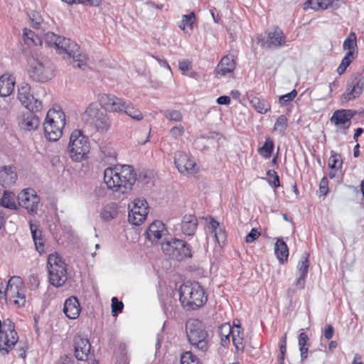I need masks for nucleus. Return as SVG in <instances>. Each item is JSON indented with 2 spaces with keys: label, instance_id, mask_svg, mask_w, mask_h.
Wrapping results in <instances>:
<instances>
[{
  "label": "nucleus",
  "instance_id": "nucleus-15",
  "mask_svg": "<svg viewBox=\"0 0 364 364\" xmlns=\"http://www.w3.org/2000/svg\"><path fill=\"white\" fill-rule=\"evenodd\" d=\"M286 42V36L282 29L278 27L269 31L267 38H262L259 41L260 46L264 49H270L272 48L282 47Z\"/></svg>",
  "mask_w": 364,
  "mask_h": 364
},
{
  "label": "nucleus",
  "instance_id": "nucleus-55",
  "mask_svg": "<svg viewBox=\"0 0 364 364\" xmlns=\"http://www.w3.org/2000/svg\"><path fill=\"white\" fill-rule=\"evenodd\" d=\"M31 20L32 26L35 28H38L41 22V16L38 13H33L32 16H30Z\"/></svg>",
  "mask_w": 364,
  "mask_h": 364
},
{
  "label": "nucleus",
  "instance_id": "nucleus-33",
  "mask_svg": "<svg viewBox=\"0 0 364 364\" xmlns=\"http://www.w3.org/2000/svg\"><path fill=\"white\" fill-rule=\"evenodd\" d=\"M117 215V210L114 203L106 205L101 210L100 216L105 222H109Z\"/></svg>",
  "mask_w": 364,
  "mask_h": 364
},
{
  "label": "nucleus",
  "instance_id": "nucleus-3",
  "mask_svg": "<svg viewBox=\"0 0 364 364\" xmlns=\"http://www.w3.org/2000/svg\"><path fill=\"white\" fill-rule=\"evenodd\" d=\"M65 124V113L61 109H50L43 123L46 138L50 141H57L62 136Z\"/></svg>",
  "mask_w": 364,
  "mask_h": 364
},
{
  "label": "nucleus",
  "instance_id": "nucleus-39",
  "mask_svg": "<svg viewBox=\"0 0 364 364\" xmlns=\"http://www.w3.org/2000/svg\"><path fill=\"white\" fill-rule=\"evenodd\" d=\"M288 126L287 118L284 115H280L276 120L274 125V130L279 132L280 135H284Z\"/></svg>",
  "mask_w": 364,
  "mask_h": 364
},
{
  "label": "nucleus",
  "instance_id": "nucleus-64",
  "mask_svg": "<svg viewBox=\"0 0 364 364\" xmlns=\"http://www.w3.org/2000/svg\"><path fill=\"white\" fill-rule=\"evenodd\" d=\"M306 277V276H304V275L299 276V277L297 278V279L295 282V285L297 287V289H301L304 288Z\"/></svg>",
  "mask_w": 364,
  "mask_h": 364
},
{
  "label": "nucleus",
  "instance_id": "nucleus-27",
  "mask_svg": "<svg viewBox=\"0 0 364 364\" xmlns=\"http://www.w3.org/2000/svg\"><path fill=\"white\" fill-rule=\"evenodd\" d=\"M14 78L7 74L0 77V95L2 97L9 96L14 90Z\"/></svg>",
  "mask_w": 364,
  "mask_h": 364
},
{
  "label": "nucleus",
  "instance_id": "nucleus-60",
  "mask_svg": "<svg viewBox=\"0 0 364 364\" xmlns=\"http://www.w3.org/2000/svg\"><path fill=\"white\" fill-rule=\"evenodd\" d=\"M21 345L18 347V355L21 358H26V353L28 349L27 343H19Z\"/></svg>",
  "mask_w": 364,
  "mask_h": 364
},
{
  "label": "nucleus",
  "instance_id": "nucleus-35",
  "mask_svg": "<svg viewBox=\"0 0 364 364\" xmlns=\"http://www.w3.org/2000/svg\"><path fill=\"white\" fill-rule=\"evenodd\" d=\"M273 149V141L269 137H267L264 145L258 149V152L264 158L268 159L271 156Z\"/></svg>",
  "mask_w": 364,
  "mask_h": 364
},
{
  "label": "nucleus",
  "instance_id": "nucleus-46",
  "mask_svg": "<svg viewBox=\"0 0 364 364\" xmlns=\"http://www.w3.org/2000/svg\"><path fill=\"white\" fill-rule=\"evenodd\" d=\"M340 156L333 151L328 159V167L331 169L339 168L341 166L342 161H340Z\"/></svg>",
  "mask_w": 364,
  "mask_h": 364
},
{
  "label": "nucleus",
  "instance_id": "nucleus-51",
  "mask_svg": "<svg viewBox=\"0 0 364 364\" xmlns=\"http://www.w3.org/2000/svg\"><path fill=\"white\" fill-rule=\"evenodd\" d=\"M124 304L122 301H119L117 297L112 299V312L113 316H116L118 313L122 311Z\"/></svg>",
  "mask_w": 364,
  "mask_h": 364
},
{
  "label": "nucleus",
  "instance_id": "nucleus-25",
  "mask_svg": "<svg viewBox=\"0 0 364 364\" xmlns=\"http://www.w3.org/2000/svg\"><path fill=\"white\" fill-rule=\"evenodd\" d=\"M102 112L96 104L91 103L82 114V121L88 126H93Z\"/></svg>",
  "mask_w": 364,
  "mask_h": 364
},
{
  "label": "nucleus",
  "instance_id": "nucleus-19",
  "mask_svg": "<svg viewBox=\"0 0 364 364\" xmlns=\"http://www.w3.org/2000/svg\"><path fill=\"white\" fill-rule=\"evenodd\" d=\"M29 228L36 251L40 255L44 254L46 252L45 238L38 223L30 221Z\"/></svg>",
  "mask_w": 364,
  "mask_h": 364
},
{
  "label": "nucleus",
  "instance_id": "nucleus-36",
  "mask_svg": "<svg viewBox=\"0 0 364 364\" xmlns=\"http://www.w3.org/2000/svg\"><path fill=\"white\" fill-rule=\"evenodd\" d=\"M75 56L69 57L70 58H73V63L74 67H77L79 68L84 69L87 65L88 58L86 54L82 53L78 50L77 53H75Z\"/></svg>",
  "mask_w": 364,
  "mask_h": 364
},
{
  "label": "nucleus",
  "instance_id": "nucleus-7",
  "mask_svg": "<svg viewBox=\"0 0 364 364\" xmlns=\"http://www.w3.org/2000/svg\"><path fill=\"white\" fill-rule=\"evenodd\" d=\"M163 252L171 259L181 261L192 257L191 247L183 240L176 238L166 240L161 243Z\"/></svg>",
  "mask_w": 364,
  "mask_h": 364
},
{
  "label": "nucleus",
  "instance_id": "nucleus-59",
  "mask_svg": "<svg viewBox=\"0 0 364 364\" xmlns=\"http://www.w3.org/2000/svg\"><path fill=\"white\" fill-rule=\"evenodd\" d=\"M300 345V352L301 360L306 358L309 348V343H299Z\"/></svg>",
  "mask_w": 364,
  "mask_h": 364
},
{
  "label": "nucleus",
  "instance_id": "nucleus-47",
  "mask_svg": "<svg viewBox=\"0 0 364 364\" xmlns=\"http://www.w3.org/2000/svg\"><path fill=\"white\" fill-rule=\"evenodd\" d=\"M306 4L314 10L326 9L328 7L327 2L322 0H308Z\"/></svg>",
  "mask_w": 364,
  "mask_h": 364
},
{
  "label": "nucleus",
  "instance_id": "nucleus-29",
  "mask_svg": "<svg viewBox=\"0 0 364 364\" xmlns=\"http://www.w3.org/2000/svg\"><path fill=\"white\" fill-rule=\"evenodd\" d=\"M274 252L280 263H284V261H287L289 256V249L282 239L279 238L277 240L274 245Z\"/></svg>",
  "mask_w": 364,
  "mask_h": 364
},
{
  "label": "nucleus",
  "instance_id": "nucleus-62",
  "mask_svg": "<svg viewBox=\"0 0 364 364\" xmlns=\"http://www.w3.org/2000/svg\"><path fill=\"white\" fill-rule=\"evenodd\" d=\"M178 66L181 70L185 72L191 69V63L188 60H179Z\"/></svg>",
  "mask_w": 364,
  "mask_h": 364
},
{
  "label": "nucleus",
  "instance_id": "nucleus-9",
  "mask_svg": "<svg viewBox=\"0 0 364 364\" xmlns=\"http://www.w3.org/2000/svg\"><path fill=\"white\" fill-rule=\"evenodd\" d=\"M148 204L145 199L136 198L129 205V222L139 226L146 219L148 215Z\"/></svg>",
  "mask_w": 364,
  "mask_h": 364
},
{
  "label": "nucleus",
  "instance_id": "nucleus-32",
  "mask_svg": "<svg viewBox=\"0 0 364 364\" xmlns=\"http://www.w3.org/2000/svg\"><path fill=\"white\" fill-rule=\"evenodd\" d=\"M16 200V197L14 193L9 191H4L3 196L0 200V204L4 208L16 210L17 208Z\"/></svg>",
  "mask_w": 364,
  "mask_h": 364
},
{
  "label": "nucleus",
  "instance_id": "nucleus-12",
  "mask_svg": "<svg viewBox=\"0 0 364 364\" xmlns=\"http://www.w3.org/2000/svg\"><path fill=\"white\" fill-rule=\"evenodd\" d=\"M18 204L27 210L28 213L34 215L37 213L40 198L36 192L31 188H26L18 196Z\"/></svg>",
  "mask_w": 364,
  "mask_h": 364
},
{
  "label": "nucleus",
  "instance_id": "nucleus-31",
  "mask_svg": "<svg viewBox=\"0 0 364 364\" xmlns=\"http://www.w3.org/2000/svg\"><path fill=\"white\" fill-rule=\"evenodd\" d=\"M250 102L252 107L260 114H266L270 111L271 105L268 101L264 99L258 97H252Z\"/></svg>",
  "mask_w": 364,
  "mask_h": 364
},
{
  "label": "nucleus",
  "instance_id": "nucleus-48",
  "mask_svg": "<svg viewBox=\"0 0 364 364\" xmlns=\"http://www.w3.org/2000/svg\"><path fill=\"white\" fill-rule=\"evenodd\" d=\"M296 95L297 92L295 90H294L289 93L282 95L279 99V102L282 106L287 105L296 97Z\"/></svg>",
  "mask_w": 364,
  "mask_h": 364
},
{
  "label": "nucleus",
  "instance_id": "nucleus-1",
  "mask_svg": "<svg viewBox=\"0 0 364 364\" xmlns=\"http://www.w3.org/2000/svg\"><path fill=\"white\" fill-rule=\"evenodd\" d=\"M136 181L134 168L129 165H117L108 167L104 171V182L108 189L119 193L132 190Z\"/></svg>",
  "mask_w": 364,
  "mask_h": 364
},
{
  "label": "nucleus",
  "instance_id": "nucleus-2",
  "mask_svg": "<svg viewBox=\"0 0 364 364\" xmlns=\"http://www.w3.org/2000/svg\"><path fill=\"white\" fill-rule=\"evenodd\" d=\"M179 299L185 309L195 310L206 302L207 296L198 282H187L180 287Z\"/></svg>",
  "mask_w": 364,
  "mask_h": 364
},
{
  "label": "nucleus",
  "instance_id": "nucleus-63",
  "mask_svg": "<svg viewBox=\"0 0 364 364\" xmlns=\"http://www.w3.org/2000/svg\"><path fill=\"white\" fill-rule=\"evenodd\" d=\"M220 227V223L215 220L213 218H210L209 222L208 223V228L211 231V232H213L215 230L218 229Z\"/></svg>",
  "mask_w": 364,
  "mask_h": 364
},
{
  "label": "nucleus",
  "instance_id": "nucleus-38",
  "mask_svg": "<svg viewBox=\"0 0 364 364\" xmlns=\"http://www.w3.org/2000/svg\"><path fill=\"white\" fill-rule=\"evenodd\" d=\"M164 116L170 122H180L183 119V115L179 110L166 109L163 111Z\"/></svg>",
  "mask_w": 364,
  "mask_h": 364
},
{
  "label": "nucleus",
  "instance_id": "nucleus-14",
  "mask_svg": "<svg viewBox=\"0 0 364 364\" xmlns=\"http://www.w3.org/2000/svg\"><path fill=\"white\" fill-rule=\"evenodd\" d=\"M186 331L188 341H205L208 333L202 322L198 319H190L186 323Z\"/></svg>",
  "mask_w": 364,
  "mask_h": 364
},
{
  "label": "nucleus",
  "instance_id": "nucleus-8",
  "mask_svg": "<svg viewBox=\"0 0 364 364\" xmlns=\"http://www.w3.org/2000/svg\"><path fill=\"white\" fill-rule=\"evenodd\" d=\"M26 287L21 277L14 276L8 281L4 290V299L18 307L26 304Z\"/></svg>",
  "mask_w": 364,
  "mask_h": 364
},
{
  "label": "nucleus",
  "instance_id": "nucleus-20",
  "mask_svg": "<svg viewBox=\"0 0 364 364\" xmlns=\"http://www.w3.org/2000/svg\"><path fill=\"white\" fill-rule=\"evenodd\" d=\"M63 311L70 319L77 318L80 316L81 308L77 297L70 296L66 299L64 303Z\"/></svg>",
  "mask_w": 364,
  "mask_h": 364
},
{
  "label": "nucleus",
  "instance_id": "nucleus-24",
  "mask_svg": "<svg viewBox=\"0 0 364 364\" xmlns=\"http://www.w3.org/2000/svg\"><path fill=\"white\" fill-rule=\"evenodd\" d=\"M31 87L26 82L21 83L18 88V98L21 104L28 109H33L32 107L34 100L33 95L31 93Z\"/></svg>",
  "mask_w": 364,
  "mask_h": 364
},
{
  "label": "nucleus",
  "instance_id": "nucleus-16",
  "mask_svg": "<svg viewBox=\"0 0 364 364\" xmlns=\"http://www.w3.org/2000/svg\"><path fill=\"white\" fill-rule=\"evenodd\" d=\"M217 333L220 341H230V338L232 341L243 339L241 326L239 324L234 323L232 326L228 323H223L218 327Z\"/></svg>",
  "mask_w": 364,
  "mask_h": 364
},
{
  "label": "nucleus",
  "instance_id": "nucleus-30",
  "mask_svg": "<svg viewBox=\"0 0 364 364\" xmlns=\"http://www.w3.org/2000/svg\"><path fill=\"white\" fill-rule=\"evenodd\" d=\"M39 124L38 118L32 112H28L23 114L22 121L21 122V127L26 130L36 129Z\"/></svg>",
  "mask_w": 364,
  "mask_h": 364
},
{
  "label": "nucleus",
  "instance_id": "nucleus-49",
  "mask_svg": "<svg viewBox=\"0 0 364 364\" xmlns=\"http://www.w3.org/2000/svg\"><path fill=\"white\" fill-rule=\"evenodd\" d=\"M184 132H185L184 127L181 124H178V125L173 127L170 129L169 133L173 139H178L180 137H181L183 135Z\"/></svg>",
  "mask_w": 364,
  "mask_h": 364
},
{
  "label": "nucleus",
  "instance_id": "nucleus-37",
  "mask_svg": "<svg viewBox=\"0 0 364 364\" xmlns=\"http://www.w3.org/2000/svg\"><path fill=\"white\" fill-rule=\"evenodd\" d=\"M124 109L123 112L134 120L140 121L144 118L141 112L139 109L134 107L130 103L127 104Z\"/></svg>",
  "mask_w": 364,
  "mask_h": 364
},
{
  "label": "nucleus",
  "instance_id": "nucleus-6",
  "mask_svg": "<svg viewBox=\"0 0 364 364\" xmlns=\"http://www.w3.org/2000/svg\"><path fill=\"white\" fill-rule=\"evenodd\" d=\"M90 141L82 132L74 130L70 136L68 151L70 158L75 161H80L85 159L90 151Z\"/></svg>",
  "mask_w": 364,
  "mask_h": 364
},
{
  "label": "nucleus",
  "instance_id": "nucleus-50",
  "mask_svg": "<svg viewBox=\"0 0 364 364\" xmlns=\"http://www.w3.org/2000/svg\"><path fill=\"white\" fill-rule=\"evenodd\" d=\"M60 36L55 35L53 33L49 32L47 33L45 36L46 43L50 46L56 48L58 40H60Z\"/></svg>",
  "mask_w": 364,
  "mask_h": 364
},
{
  "label": "nucleus",
  "instance_id": "nucleus-23",
  "mask_svg": "<svg viewBox=\"0 0 364 364\" xmlns=\"http://www.w3.org/2000/svg\"><path fill=\"white\" fill-rule=\"evenodd\" d=\"M198 220L194 215H185L181 220V230L186 236H193L198 228Z\"/></svg>",
  "mask_w": 364,
  "mask_h": 364
},
{
  "label": "nucleus",
  "instance_id": "nucleus-44",
  "mask_svg": "<svg viewBox=\"0 0 364 364\" xmlns=\"http://www.w3.org/2000/svg\"><path fill=\"white\" fill-rule=\"evenodd\" d=\"M309 266V264L307 256H302L297 265L299 275L306 276Z\"/></svg>",
  "mask_w": 364,
  "mask_h": 364
},
{
  "label": "nucleus",
  "instance_id": "nucleus-52",
  "mask_svg": "<svg viewBox=\"0 0 364 364\" xmlns=\"http://www.w3.org/2000/svg\"><path fill=\"white\" fill-rule=\"evenodd\" d=\"M215 241L219 244H223L226 240V234L225 230L219 227L218 229L215 230L213 232Z\"/></svg>",
  "mask_w": 364,
  "mask_h": 364
},
{
  "label": "nucleus",
  "instance_id": "nucleus-43",
  "mask_svg": "<svg viewBox=\"0 0 364 364\" xmlns=\"http://www.w3.org/2000/svg\"><path fill=\"white\" fill-rule=\"evenodd\" d=\"M353 52H348L345 57L342 59L341 64L339 65L337 72L339 75H342L345 73L347 68L351 63L350 57L353 56Z\"/></svg>",
  "mask_w": 364,
  "mask_h": 364
},
{
  "label": "nucleus",
  "instance_id": "nucleus-56",
  "mask_svg": "<svg viewBox=\"0 0 364 364\" xmlns=\"http://www.w3.org/2000/svg\"><path fill=\"white\" fill-rule=\"evenodd\" d=\"M55 364H74V360L72 356L65 354L57 360Z\"/></svg>",
  "mask_w": 364,
  "mask_h": 364
},
{
  "label": "nucleus",
  "instance_id": "nucleus-5",
  "mask_svg": "<svg viewBox=\"0 0 364 364\" xmlns=\"http://www.w3.org/2000/svg\"><path fill=\"white\" fill-rule=\"evenodd\" d=\"M28 73L36 82H46L53 77L54 67L52 63L44 57L31 56L28 59Z\"/></svg>",
  "mask_w": 364,
  "mask_h": 364
},
{
  "label": "nucleus",
  "instance_id": "nucleus-40",
  "mask_svg": "<svg viewBox=\"0 0 364 364\" xmlns=\"http://www.w3.org/2000/svg\"><path fill=\"white\" fill-rule=\"evenodd\" d=\"M356 46V35L354 32L351 31L344 41L343 48L344 50H348V52H353Z\"/></svg>",
  "mask_w": 364,
  "mask_h": 364
},
{
  "label": "nucleus",
  "instance_id": "nucleus-42",
  "mask_svg": "<svg viewBox=\"0 0 364 364\" xmlns=\"http://www.w3.org/2000/svg\"><path fill=\"white\" fill-rule=\"evenodd\" d=\"M195 18L196 16L193 12H191L189 14L187 15H183L182 17V20L179 24V27L182 30H184L186 27H188L191 29H192Z\"/></svg>",
  "mask_w": 364,
  "mask_h": 364
},
{
  "label": "nucleus",
  "instance_id": "nucleus-17",
  "mask_svg": "<svg viewBox=\"0 0 364 364\" xmlns=\"http://www.w3.org/2000/svg\"><path fill=\"white\" fill-rule=\"evenodd\" d=\"M165 225L160 220H155L146 230V238L152 243L156 244L166 234Z\"/></svg>",
  "mask_w": 364,
  "mask_h": 364
},
{
  "label": "nucleus",
  "instance_id": "nucleus-4",
  "mask_svg": "<svg viewBox=\"0 0 364 364\" xmlns=\"http://www.w3.org/2000/svg\"><path fill=\"white\" fill-rule=\"evenodd\" d=\"M47 267L50 283L56 287H62L68 279V269L65 261L57 252H53L48 257Z\"/></svg>",
  "mask_w": 364,
  "mask_h": 364
},
{
  "label": "nucleus",
  "instance_id": "nucleus-28",
  "mask_svg": "<svg viewBox=\"0 0 364 364\" xmlns=\"http://www.w3.org/2000/svg\"><path fill=\"white\" fill-rule=\"evenodd\" d=\"M75 356L79 360H86L91 356V343H76Z\"/></svg>",
  "mask_w": 364,
  "mask_h": 364
},
{
  "label": "nucleus",
  "instance_id": "nucleus-10",
  "mask_svg": "<svg viewBox=\"0 0 364 364\" xmlns=\"http://www.w3.org/2000/svg\"><path fill=\"white\" fill-rule=\"evenodd\" d=\"M364 77L360 73L352 74L348 81L345 92L341 96L343 102H348L358 98L363 92Z\"/></svg>",
  "mask_w": 364,
  "mask_h": 364
},
{
  "label": "nucleus",
  "instance_id": "nucleus-54",
  "mask_svg": "<svg viewBox=\"0 0 364 364\" xmlns=\"http://www.w3.org/2000/svg\"><path fill=\"white\" fill-rule=\"evenodd\" d=\"M18 343H0V353L6 355Z\"/></svg>",
  "mask_w": 364,
  "mask_h": 364
},
{
  "label": "nucleus",
  "instance_id": "nucleus-61",
  "mask_svg": "<svg viewBox=\"0 0 364 364\" xmlns=\"http://www.w3.org/2000/svg\"><path fill=\"white\" fill-rule=\"evenodd\" d=\"M334 333V329L331 325H326L324 331H323V336L326 339L329 340L331 339Z\"/></svg>",
  "mask_w": 364,
  "mask_h": 364
},
{
  "label": "nucleus",
  "instance_id": "nucleus-45",
  "mask_svg": "<svg viewBox=\"0 0 364 364\" xmlns=\"http://www.w3.org/2000/svg\"><path fill=\"white\" fill-rule=\"evenodd\" d=\"M23 34L27 43H29L30 41L35 45H38V43L41 42L38 36L30 29L24 28Z\"/></svg>",
  "mask_w": 364,
  "mask_h": 364
},
{
  "label": "nucleus",
  "instance_id": "nucleus-34",
  "mask_svg": "<svg viewBox=\"0 0 364 364\" xmlns=\"http://www.w3.org/2000/svg\"><path fill=\"white\" fill-rule=\"evenodd\" d=\"M111 123L109 117L103 112L96 119L95 124L93 125L98 131L102 132H107L110 127Z\"/></svg>",
  "mask_w": 364,
  "mask_h": 364
},
{
  "label": "nucleus",
  "instance_id": "nucleus-41",
  "mask_svg": "<svg viewBox=\"0 0 364 364\" xmlns=\"http://www.w3.org/2000/svg\"><path fill=\"white\" fill-rule=\"evenodd\" d=\"M181 364H202L191 351L184 352L181 355Z\"/></svg>",
  "mask_w": 364,
  "mask_h": 364
},
{
  "label": "nucleus",
  "instance_id": "nucleus-26",
  "mask_svg": "<svg viewBox=\"0 0 364 364\" xmlns=\"http://www.w3.org/2000/svg\"><path fill=\"white\" fill-rule=\"evenodd\" d=\"M235 68V63L234 60L228 56H225L217 65L215 73L217 77H223L228 73H232Z\"/></svg>",
  "mask_w": 364,
  "mask_h": 364
},
{
  "label": "nucleus",
  "instance_id": "nucleus-22",
  "mask_svg": "<svg viewBox=\"0 0 364 364\" xmlns=\"http://www.w3.org/2000/svg\"><path fill=\"white\" fill-rule=\"evenodd\" d=\"M353 117L350 109H341L336 111L331 118V121L336 125H341L343 129H348L350 125V119Z\"/></svg>",
  "mask_w": 364,
  "mask_h": 364
},
{
  "label": "nucleus",
  "instance_id": "nucleus-11",
  "mask_svg": "<svg viewBox=\"0 0 364 364\" xmlns=\"http://www.w3.org/2000/svg\"><path fill=\"white\" fill-rule=\"evenodd\" d=\"M174 164L178 171L184 175L194 174L198 170L193 157L181 151L175 153Z\"/></svg>",
  "mask_w": 364,
  "mask_h": 364
},
{
  "label": "nucleus",
  "instance_id": "nucleus-57",
  "mask_svg": "<svg viewBox=\"0 0 364 364\" xmlns=\"http://www.w3.org/2000/svg\"><path fill=\"white\" fill-rule=\"evenodd\" d=\"M100 0H75L73 4H82L86 6H97L100 4Z\"/></svg>",
  "mask_w": 364,
  "mask_h": 364
},
{
  "label": "nucleus",
  "instance_id": "nucleus-13",
  "mask_svg": "<svg viewBox=\"0 0 364 364\" xmlns=\"http://www.w3.org/2000/svg\"><path fill=\"white\" fill-rule=\"evenodd\" d=\"M98 101L105 110L110 112L122 113L125 110L127 102L114 95L101 93L98 95Z\"/></svg>",
  "mask_w": 364,
  "mask_h": 364
},
{
  "label": "nucleus",
  "instance_id": "nucleus-53",
  "mask_svg": "<svg viewBox=\"0 0 364 364\" xmlns=\"http://www.w3.org/2000/svg\"><path fill=\"white\" fill-rule=\"evenodd\" d=\"M260 235V232L256 228H252L251 231L246 235L245 242L252 243L256 240Z\"/></svg>",
  "mask_w": 364,
  "mask_h": 364
},
{
  "label": "nucleus",
  "instance_id": "nucleus-18",
  "mask_svg": "<svg viewBox=\"0 0 364 364\" xmlns=\"http://www.w3.org/2000/svg\"><path fill=\"white\" fill-rule=\"evenodd\" d=\"M18 174L16 168L12 165L0 166V185L9 188L14 185L17 181Z\"/></svg>",
  "mask_w": 364,
  "mask_h": 364
},
{
  "label": "nucleus",
  "instance_id": "nucleus-21",
  "mask_svg": "<svg viewBox=\"0 0 364 364\" xmlns=\"http://www.w3.org/2000/svg\"><path fill=\"white\" fill-rule=\"evenodd\" d=\"M60 54L66 55L68 57L75 56V53L78 52L80 47L70 38L60 36L55 48Z\"/></svg>",
  "mask_w": 364,
  "mask_h": 364
},
{
  "label": "nucleus",
  "instance_id": "nucleus-58",
  "mask_svg": "<svg viewBox=\"0 0 364 364\" xmlns=\"http://www.w3.org/2000/svg\"><path fill=\"white\" fill-rule=\"evenodd\" d=\"M328 179L326 177H323L320 181L319 189L321 193L323 195H326L328 192Z\"/></svg>",
  "mask_w": 364,
  "mask_h": 364
}]
</instances>
